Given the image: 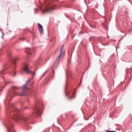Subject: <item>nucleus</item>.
Instances as JSON below:
<instances>
[{
  "instance_id": "nucleus-11",
  "label": "nucleus",
  "mask_w": 132,
  "mask_h": 132,
  "mask_svg": "<svg viewBox=\"0 0 132 132\" xmlns=\"http://www.w3.org/2000/svg\"><path fill=\"white\" fill-rule=\"evenodd\" d=\"M11 89H12L14 90H16L19 89L20 88L18 87L15 86H13L11 87Z\"/></svg>"
},
{
  "instance_id": "nucleus-29",
  "label": "nucleus",
  "mask_w": 132,
  "mask_h": 132,
  "mask_svg": "<svg viewBox=\"0 0 132 132\" xmlns=\"http://www.w3.org/2000/svg\"><path fill=\"white\" fill-rule=\"evenodd\" d=\"M51 69H52V70H53V69L52 68H51Z\"/></svg>"
},
{
  "instance_id": "nucleus-14",
  "label": "nucleus",
  "mask_w": 132,
  "mask_h": 132,
  "mask_svg": "<svg viewBox=\"0 0 132 132\" xmlns=\"http://www.w3.org/2000/svg\"><path fill=\"white\" fill-rule=\"evenodd\" d=\"M6 127L7 128V132H10V126L9 125L8 126H7L6 125H5Z\"/></svg>"
},
{
  "instance_id": "nucleus-33",
  "label": "nucleus",
  "mask_w": 132,
  "mask_h": 132,
  "mask_svg": "<svg viewBox=\"0 0 132 132\" xmlns=\"http://www.w3.org/2000/svg\"><path fill=\"white\" fill-rule=\"evenodd\" d=\"M2 89H1V91H2Z\"/></svg>"
},
{
  "instance_id": "nucleus-16",
  "label": "nucleus",
  "mask_w": 132,
  "mask_h": 132,
  "mask_svg": "<svg viewBox=\"0 0 132 132\" xmlns=\"http://www.w3.org/2000/svg\"><path fill=\"white\" fill-rule=\"evenodd\" d=\"M114 57V56H112L109 58V62H111L112 59Z\"/></svg>"
},
{
  "instance_id": "nucleus-18",
  "label": "nucleus",
  "mask_w": 132,
  "mask_h": 132,
  "mask_svg": "<svg viewBox=\"0 0 132 132\" xmlns=\"http://www.w3.org/2000/svg\"><path fill=\"white\" fill-rule=\"evenodd\" d=\"M48 71V70H46L41 76L40 77V79L42 78L43 76H44V75Z\"/></svg>"
},
{
  "instance_id": "nucleus-3",
  "label": "nucleus",
  "mask_w": 132,
  "mask_h": 132,
  "mask_svg": "<svg viewBox=\"0 0 132 132\" xmlns=\"http://www.w3.org/2000/svg\"><path fill=\"white\" fill-rule=\"evenodd\" d=\"M29 65L27 64H26L25 65V67L24 69V70L25 72L27 73L28 74H30L32 76V78H33L34 75H35V71H31L29 70L28 68Z\"/></svg>"
},
{
  "instance_id": "nucleus-30",
  "label": "nucleus",
  "mask_w": 132,
  "mask_h": 132,
  "mask_svg": "<svg viewBox=\"0 0 132 132\" xmlns=\"http://www.w3.org/2000/svg\"><path fill=\"white\" fill-rule=\"evenodd\" d=\"M66 16L67 17H68V16H67L66 15Z\"/></svg>"
},
{
  "instance_id": "nucleus-13",
  "label": "nucleus",
  "mask_w": 132,
  "mask_h": 132,
  "mask_svg": "<svg viewBox=\"0 0 132 132\" xmlns=\"http://www.w3.org/2000/svg\"><path fill=\"white\" fill-rule=\"evenodd\" d=\"M64 46V44H63L61 46V48L60 49V52L62 53Z\"/></svg>"
},
{
  "instance_id": "nucleus-4",
  "label": "nucleus",
  "mask_w": 132,
  "mask_h": 132,
  "mask_svg": "<svg viewBox=\"0 0 132 132\" xmlns=\"http://www.w3.org/2000/svg\"><path fill=\"white\" fill-rule=\"evenodd\" d=\"M35 114L37 116L41 115L42 113V109L39 106L36 105L34 108Z\"/></svg>"
},
{
  "instance_id": "nucleus-15",
  "label": "nucleus",
  "mask_w": 132,
  "mask_h": 132,
  "mask_svg": "<svg viewBox=\"0 0 132 132\" xmlns=\"http://www.w3.org/2000/svg\"><path fill=\"white\" fill-rule=\"evenodd\" d=\"M71 61V60L68 59L67 62V67L69 66V65L70 64Z\"/></svg>"
},
{
  "instance_id": "nucleus-28",
  "label": "nucleus",
  "mask_w": 132,
  "mask_h": 132,
  "mask_svg": "<svg viewBox=\"0 0 132 132\" xmlns=\"http://www.w3.org/2000/svg\"><path fill=\"white\" fill-rule=\"evenodd\" d=\"M67 85L66 84L65 85V88H66V86H67Z\"/></svg>"
},
{
  "instance_id": "nucleus-34",
  "label": "nucleus",
  "mask_w": 132,
  "mask_h": 132,
  "mask_svg": "<svg viewBox=\"0 0 132 132\" xmlns=\"http://www.w3.org/2000/svg\"><path fill=\"white\" fill-rule=\"evenodd\" d=\"M0 30H1V29H0Z\"/></svg>"
},
{
  "instance_id": "nucleus-9",
  "label": "nucleus",
  "mask_w": 132,
  "mask_h": 132,
  "mask_svg": "<svg viewBox=\"0 0 132 132\" xmlns=\"http://www.w3.org/2000/svg\"><path fill=\"white\" fill-rule=\"evenodd\" d=\"M62 53L60 52L58 56L57 57V58H56V62H57L59 60V59L60 58V57L62 56Z\"/></svg>"
},
{
  "instance_id": "nucleus-6",
  "label": "nucleus",
  "mask_w": 132,
  "mask_h": 132,
  "mask_svg": "<svg viewBox=\"0 0 132 132\" xmlns=\"http://www.w3.org/2000/svg\"><path fill=\"white\" fill-rule=\"evenodd\" d=\"M34 51V50L33 49H30V48H29L27 50L26 53L28 57H29V55H32V52H33Z\"/></svg>"
},
{
  "instance_id": "nucleus-32",
  "label": "nucleus",
  "mask_w": 132,
  "mask_h": 132,
  "mask_svg": "<svg viewBox=\"0 0 132 132\" xmlns=\"http://www.w3.org/2000/svg\"><path fill=\"white\" fill-rule=\"evenodd\" d=\"M36 9H34V10H35Z\"/></svg>"
},
{
  "instance_id": "nucleus-12",
  "label": "nucleus",
  "mask_w": 132,
  "mask_h": 132,
  "mask_svg": "<svg viewBox=\"0 0 132 132\" xmlns=\"http://www.w3.org/2000/svg\"><path fill=\"white\" fill-rule=\"evenodd\" d=\"M6 72L4 71V70H2L0 71V76H1L2 74L4 75L5 74Z\"/></svg>"
},
{
  "instance_id": "nucleus-24",
  "label": "nucleus",
  "mask_w": 132,
  "mask_h": 132,
  "mask_svg": "<svg viewBox=\"0 0 132 132\" xmlns=\"http://www.w3.org/2000/svg\"><path fill=\"white\" fill-rule=\"evenodd\" d=\"M1 76L2 77V78H3V79L5 81V79H4V78L3 77V75H1Z\"/></svg>"
},
{
  "instance_id": "nucleus-26",
  "label": "nucleus",
  "mask_w": 132,
  "mask_h": 132,
  "mask_svg": "<svg viewBox=\"0 0 132 132\" xmlns=\"http://www.w3.org/2000/svg\"><path fill=\"white\" fill-rule=\"evenodd\" d=\"M28 108V107H27V106H26V107H25V109H26V108Z\"/></svg>"
},
{
  "instance_id": "nucleus-17",
  "label": "nucleus",
  "mask_w": 132,
  "mask_h": 132,
  "mask_svg": "<svg viewBox=\"0 0 132 132\" xmlns=\"http://www.w3.org/2000/svg\"><path fill=\"white\" fill-rule=\"evenodd\" d=\"M30 81V79H28V81H27L26 82V83L25 84L26 85H27L29 83Z\"/></svg>"
},
{
  "instance_id": "nucleus-2",
  "label": "nucleus",
  "mask_w": 132,
  "mask_h": 132,
  "mask_svg": "<svg viewBox=\"0 0 132 132\" xmlns=\"http://www.w3.org/2000/svg\"><path fill=\"white\" fill-rule=\"evenodd\" d=\"M7 54L8 57L9 59L11 61V63L13 65V67H12L13 69V71L11 72V73L12 74V76L14 77L16 75V73L14 71L15 68L16 67L15 65L16 63L15 62L16 59H14L12 56L11 51H9L7 52Z\"/></svg>"
},
{
  "instance_id": "nucleus-10",
  "label": "nucleus",
  "mask_w": 132,
  "mask_h": 132,
  "mask_svg": "<svg viewBox=\"0 0 132 132\" xmlns=\"http://www.w3.org/2000/svg\"><path fill=\"white\" fill-rule=\"evenodd\" d=\"M27 85L26 84H24L23 86L22 91H27L28 88L27 86Z\"/></svg>"
},
{
  "instance_id": "nucleus-25",
  "label": "nucleus",
  "mask_w": 132,
  "mask_h": 132,
  "mask_svg": "<svg viewBox=\"0 0 132 132\" xmlns=\"http://www.w3.org/2000/svg\"><path fill=\"white\" fill-rule=\"evenodd\" d=\"M66 93V96H67V95H68L67 94H68V93Z\"/></svg>"
},
{
  "instance_id": "nucleus-8",
  "label": "nucleus",
  "mask_w": 132,
  "mask_h": 132,
  "mask_svg": "<svg viewBox=\"0 0 132 132\" xmlns=\"http://www.w3.org/2000/svg\"><path fill=\"white\" fill-rule=\"evenodd\" d=\"M102 25L103 27L105 29L108 30V26L107 25V23H102Z\"/></svg>"
},
{
  "instance_id": "nucleus-23",
  "label": "nucleus",
  "mask_w": 132,
  "mask_h": 132,
  "mask_svg": "<svg viewBox=\"0 0 132 132\" xmlns=\"http://www.w3.org/2000/svg\"><path fill=\"white\" fill-rule=\"evenodd\" d=\"M116 131H109L108 132H115Z\"/></svg>"
},
{
  "instance_id": "nucleus-22",
  "label": "nucleus",
  "mask_w": 132,
  "mask_h": 132,
  "mask_svg": "<svg viewBox=\"0 0 132 132\" xmlns=\"http://www.w3.org/2000/svg\"><path fill=\"white\" fill-rule=\"evenodd\" d=\"M26 101L27 102H28L29 101V99L28 98H27L26 100Z\"/></svg>"
},
{
  "instance_id": "nucleus-7",
  "label": "nucleus",
  "mask_w": 132,
  "mask_h": 132,
  "mask_svg": "<svg viewBox=\"0 0 132 132\" xmlns=\"http://www.w3.org/2000/svg\"><path fill=\"white\" fill-rule=\"evenodd\" d=\"M38 27V30L40 33L41 34L43 33V30L42 26L40 23H38L37 24Z\"/></svg>"
},
{
  "instance_id": "nucleus-27",
  "label": "nucleus",
  "mask_w": 132,
  "mask_h": 132,
  "mask_svg": "<svg viewBox=\"0 0 132 132\" xmlns=\"http://www.w3.org/2000/svg\"><path fill=\"white\" fill-rule=\"evenodd\" d=\"M80 44H81L82 45V42H81V43H80Z\"/></svg>"
},
{
  "instance_id": "nucleus-19",
  "label": "nucleus",
  "mask_w": 132,
  "mask_h": 132,
  "mask_svg": "<svg viewBox=\"0 0 132 132\" xmlns=\"http://www.w3.org/2000/svg\"><path fill=\"white\" fill-rule=\"evenodd\" d=\"M5 85H4V86H5L7 84L9 83V82H11L10 81H9L8 82H5Z\"/></svg>"
},
{
  "instance_id": "nucleus-20",
  "label": "nucleus",
  "mask_w": 132,
  "mask_h": 132,
  "mask_svg": "<svg viewBox=\"0 0 132 132\" xmlns=\"http://www.w3.org/2000/svg\"><path fill=\"white\" fill-rule=\"evenodd\" d=\"M2 34V38H3L4 37V34L2 32H1Z\"/></svg>"
},
{
  "instance_id": "nucleus-21",
  "label": "nucleus",
  "mask_w": 132,
  "mask_h": 132,
  "mask_svg": "<svg viewBox=\"0 0 132 132\" xmlns=\"http://www.w3.org/2000/svg\"><path fill=\"white\" fill-rule=\"evenodd\" d=\"M125 35L122 37L119 40V41H120L123 37H125Z\"/></svg>"
},
{
  "instance_id": "nucleus-31",
  "label": "nucleus",
  "mask_w": 132,
  "mask_h": 132,
  "mask_svg": "<svg viewBox=\"0 0 132 132\" xmlns=\"http://www.w3.org/2000/svg\"><path fill=\"white\" fill-rule=\"evenodd\" d=\"M91 27H92V28H94V27H92V26H91Z\"/></svg>"
},
{
  "instance_id": "nucleus-1",
  "label": "nucleus",
  "mask_w": 132,
  "mask_h": 132,
  "mask_svg": "<svg viewBox=\"0 0 132 132\" xmlns=\"http://www.w3.org/2000/svg\"><path fill=\"white\" fill-rule=\"evenodd\" d=\"M9 108L12 109V112L11 113V115L13 116L12 118L15 121H17L19 120L23 121L25 122L28 120V119L25 117L21 118L17 114L19 110H18L15 106L14 104H11L9 105Z\"/></svg>"
},
{
  "instance_id": "nucleus-5",
  "label": "nucleus",
  "mask_w": 132,
  "mask_h": 132,
  "mask_svg": "<svg viewBox=\"0 0 132 132\" xmlns=\"http://www.w3.org/2000/svg\"><path fill=\"white\" fill-rule=\"evenodd\" d=\"M27 91H21V94H18L17 93L15 92H14L11 94V95H10L9 97L11 99L15 95H19L20 96H23L26 95V93Z\"/></svg>"
}]
</instances>
